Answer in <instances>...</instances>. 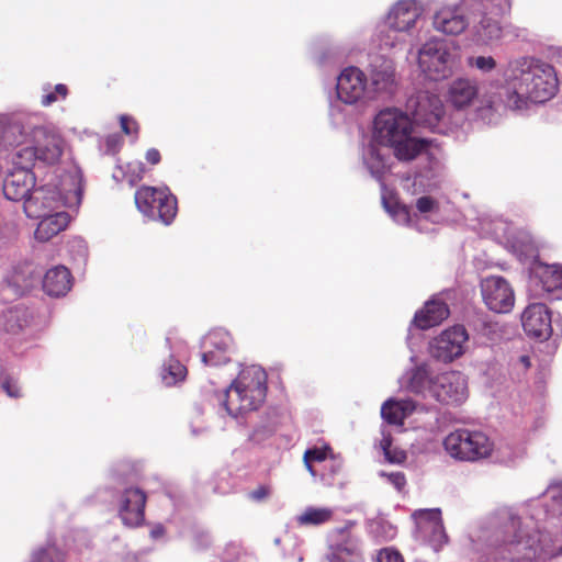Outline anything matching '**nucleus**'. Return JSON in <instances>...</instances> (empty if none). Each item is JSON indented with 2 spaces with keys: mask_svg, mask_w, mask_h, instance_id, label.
Returning a JSON list of instances; mask_svg holds the SVG:
<instances>
[{
  "mask_svg": "<svg viewBox=\"0 0 562 562\" xmlns=\"http://www.w3.org/2000/svg\"><path fill=\"white\" fill-rule=\"evenodd\" d=\"M416 207L419 213L426 214L436 211L438 203L430 196H422L417 200Z\"/></svg>",
  "mask_w": 562,
  "mask_h": 562,
  "instance_id": "41",
  "label": "nucleus"
},
{
  "mask_svg": "<svg viewBox=\"0 0 562 562\" xmlns=\"http://www.w3.org/2000/svg\"><path fill=\"white\" fill-rule=\"evenodd\" d=\"M517 366H520L522 370H527L530 367V358L526 355L520 356Z\"/></svg>",
  "mask_w": 562,
  "mask_h": 562,
  "instance_id": "49",
  "label": "nucleus"
},
{
  "mask_svg": "<svg viewBox=\"0 0 562 562\" xmlns=\"http://www.w3.org/2000/svg\"><path fill=\"white\" fill-rule=\"evenodd\" d=\"M481 538L491 544L504 546L501 554L512 562H531L555 555L548 535L536 530L531 520L522 522L507 509L485 521Z\"/></svg>",
  "mask_w": 562,
  "mask_h": 562,
  "instance_id": "3",
  "label": "nucleus"
},
{
  "mask_svg": "<svg viewBox=\"0 0 562 562\" xmlns=\"http://www.w3.org/2000/svg\"><path fill=\"white\" fill-rule=\"evenodd\" d=\"M462 8L481 19L473 25L476 41L491 43L502 37L499 16L509 12L510 0H462Z\"/></svg>",
  "mask_w": 562,
  "mask_h": 562,
  "instance_id": "9",
  "label": "nucleus"
},
{
  "mask_svg": "<svg viewBox=\"0 0 562 562\" xmlns=\"http://www.w3.org/2000/svg\"><path fill=\"white\" fill-rule=\"evenodd\" d=\"M31 122L19 116L0 114V150L25 145Z\"/></svg>",
  "mask_w": 562,
  "mask_h": 562,
  "instance_id": "21",
  "label": "nucleus"
},
{
  "mask_svg": "<svg viewBox=\"0 0 562 562\" xmlns=\"http://www.w3.org/2000/svg\"><path fill=\"white\" fill-rule=\"evenodd\" d=\"M267 374L259 366L244 368L222 396L228 415L238 417L256 411L263 402L267 391Z\"/></svg>",
  "mask_w": 562,
  "mask_h": 562,
  "instance_id": "5",
  "label": "nucleus"
},
{
  "mask_svg": "<svg viewBox=\"0 0 562 562\" xmlns=\"http://www.w3.org/2000/svg\"><path fill=\"white\" fill-rule=\"evenodd\" d=\"M55 92L65 98L67 94V88L65 85L59 83L55 87Z\"/></svg>",
  "mask_w": 562,
  "mask_h": 562,
  "instance_id": "52",
  "label": "nucleus"
},
{
  "mask_svg": "<svg viewBox=\"0 0 562 562\" xmlns=\"http://www.w3.org/2000/svg\"><path fill=\"white\" fill-rule=\"evenodd\" d=\"M401 384L424 398H432L447 405L461 404L468 397L467 379L459 371H447L432 376L427 367L420 364L407 372Z\"/></svg>",
  "mask_w": 562,
  "mask_h": 562,
  "instance_id": "4",
  "label": "nucleus"
},
{
  "mask_svg": "<svg viewBox=\"0 0 562 562\" xmlns=\"http://www.w3.org/2000/svg\"><path fill=\"white\" fill-rule=\"evenodd\" d=\"M35 184V177L29 166L21 165L14 169L3 180V194L11 201H25L31 194Z\"/></svg>",
  "mask_w": 562,
  "mask_h": 562,
  "instance_id": "20",
  "label": "nucleus"
},
{
  "mask_svg": "<svg viewBox=\"0 0 562 562\" xmlns=\"http://www.w3.org/2000/svg\"><path fill=\"white\" fill-rule=\"evenodd\" d=\"M335 510L330 507H306L296 518L301 526H319L330 521Z\"/></svg>",
  "mask_w": 562,
  "mask_h": 562,
  "instance_id": "32",
  "label": "nucleus"
},
{
  "mask_svg": "<svg viewBox=\"0 0 562 562\" xmlns=\"http://www.w3.org/2000/svg\"><path fill=\"white\" fill-rule=\"evenodd\" d=\"M423 10L415 0H401L389 12L385 26L387 32H380L379 41L382 49H392L402 43L400 33L415 27Z\"/></svg>",
  "mask_w": 562,
  "mask_h": 562,
  "instance_id": "10",
  "label": "nucleus"
},
{
  "mask_svg": "<svg viewBox=\"0 0 562 562\" xmlns=\"http://www.w3.org/2000/svg\"><path fill=\"white\" fill-rule=\"evenodd\" d=\"M56 100H57L56 92H49V93L43 95L42 104L47 106V105H50Z\"/></svg>",
  "mask_w": 562,
  "mask_h": 562,
  "instance_id": "48",
  "label": "nucleus"
},
{
  "mask_svg": "<svg viewBox=\"0 0 562 562\" xmlns=\"http://www.w3.org/2000/svg\"><path fill=\"white\" fill-rule=\"evenodd\" d=\"M443 448L458 461L476 462L492 456L494 442L481 430L460 428L446 436Z\"/></svg>",
  "mask_w": 562,
  "mask_h": 562,
  "instance_id": "8",
  "label": "nucleus"
},
{
  "mask_svg": "<svg viewBox=\"0 0 562 562\" xmlns=\"http://www.w3.org/2000/svg\"><path fill=\"white\" fill-rule=\"evenodd\" d=\"M477 97V83L469 78L454 79L447 93L448 102L458 110L470 106Z\"/></svg>",
  "mask_w": 562,
  "mask_h": 562,
  "instance_id": "25",
  "label": "nucleus"
},
{
  "mask_svg": "<svg viewBox=\"0 0 562 562\" xmlns=\"http://www.w3.org/2000/svg\"><path fill=\"white\" fill-rule=\"evenodd\" d=\"M432 24L435 30L447 35H458L469 25L460 8L446 5L434 14Z\"/></svg>",
  "mask_w": 562,
  "mask_h": 562,
  "instance_id": "24",
  "label": "nucleus"
},
{
  "mask_svg": "<svg viewBox=\"0 0 562 562\" xmlns=\"http://www.w3.org/2000/svg\"><path fill=\"white\" fill-rule=\"evenodd\" d=\"M548 494L552 498L551 512L553 515L562 516V483L551 484Z\"/></svg>",
  "mask_w": 562,
  "mask_h": 562,
  "instance_id": "38",
  "label": "nucleus"
},
{
  "mask_svg": "<svg viewBox=\"0 0 562 562\" xmlns=\"http://www.w3.org/2000/svg\"><path fill=\"white\" fill-rule=\"evenodd\" d=\"M386 209L396 223L402 225L411 224V212L405 205L396 204L393 207L386 206Z\"/></svg>",
  "mask_w": 562,
  "mask_h": 562,
  "instance_id": "39",
  "label": "nucleus"
},
{
  "mask_svg": "<svg viewBox=\"0 0 562 562\" xmlns=\"http://www.w3.org/2000/svg\"><path fill=\"white\" fill-rule=\"evenodd\" d=\"M274 543H276V544H279V543H280V539H279V538H276V539H274Z\"/></svg>",
  "mask_w": 562,
  "mask_h": 562,
  "instance_id": "55",
  "label": "nucleus"
},
{
  "mask_svg": "<svg viewBox=\"0 0 562 562\" xmlns=\"http://www.w3.org/2000/svg\"><path fill=\"white\" fill-rule=\"evenodd\" d=\"M146 496L139 488H127L122 494L119 514L124 525L136 527L144 520Z\"/></svg>",
  "mask_w": 562,
  "mask_h": 562,
  "instance_id": "23",
  "label": "nucleus"
},
{
  "mask_svg": "<svg viewBox=\"0 0 562 562\" xmlns=\"http://www.w3.org/2000/svg\"><path fill=\"white\" fill-rule=\"evenodd\" d=\"M468 338L463 326H453L432 339L430 353L440 361L450 362L464 353Z\"/></svg>",
  "mask_w": 562,
  "mask_h": 562,
  "instance_id": "15",
  "label": "nucleus"
},
{
  "mask_svg": "<svg viewBox=\"0 0 562 562\" xmlns=\"http://www.w3.org/2000/svg\"><path fill=\"white\" fill-rule=\"evenodd\" d=\"M380 447L383 450L385 459L391 463H401L406 459L404 450L393 447L391 435L382 431Z\"/></svg>",
  "mask_w": 562,
  "mask_h": 562,
  "instance_id": "34",
  "label": "nucleus"
},
{
  "mask_svg": "<svg viewBox=\"0 0 562 562\" xmlns=\"http://www.w3.org/2000/svg\"><path fill=\"white\" fill-rule=\"evenodd\" d=\"M167 344L170 345L171 355L169 360L162 366L161 379L166 385L171 386L186 379L187 368L175 358V355H180L182 342L179 341L177 346L173 347L171 339L167 338Z\"/></svg>",
  "mask_w": 562,
  "mask_h": 562,
  "instance_id": "30",
  "label": "nucleus"
},
{
  "mask_svg": "<svg viewBox=\"0 0 562 562\" xmlns=\"http://www.w3.org/2000/svg\"><path fill=\"white\" fill-rule=\"evenodd\" d=\"M43 288L50 296L65 295L71 288V276L64 266L49 269L43 280Z\"/></svg>",
  "mask_w": 562,
  "mask_h": 562,
  "instance_id": "27",
  "label": "nucleus"
},
{
  "mask_svg": "<svg viewBox=\"0 0 562 562\" xmlns=\"http://www.w3.org/2000/svg\"><path fill=\"white\" fill-rule=\"evenodd\" d=\"M30 562H64L63 553L54 546L35 550Z\"/></svg>",
  "mask_w": 562,
  "mask_h": 562,
  "instance_id": "36",
  "label": "nucleus"
},
{
  "mask_svg": "<svg viewBox=\"0 0 562 562\" xmlns=\"http://www.w3.org/2000/svg\"><path fill=\"white\" fill-rule=\"evenodd\" d=\"M122 131L126 135H131L133 133H137V123L127 115H122L120 119Z\"/></svg>",
  "mask_w": 562,
  "mask_h": 562,
  "instance_id": "43",
  "label": "nucleus"
},
{
  "mask_svg": "<svg viewBox=\"0 0 562 562\" xmlns=\"http://www.w3.org/2000/svg\"><path fill=\"white\" fill-rule=\"evenodd\" d=\"M378 562H404L402 555L392 549H383L379 552Z\"/></svg>",
  "mask_w": 562,
  "mask_h": 562,
  "instance_id": "42",
  "label": "nucleus"
},
{
  "mask_svg": "<svg viewBox=\"0 0 562 562\" xmlns=\"http://www.w3.org/2000/svg\"><path fill=\"white\" fill-rule=\"evenodd\" d=\"M370 80L378 92H390L396 86L394 61L384 55H375L370 60Z\"/></svg>",
  "mask_w": 562,
  "mask_h": 562,
  "instance_id": "22",
  "label": "nucleus"
},
{
  "mask_svg": "<svg viewBox=\"0 0 562 562\" xmlns=\"http://www.w3.org/2000/svg\"><path fill=\"white\" fill-rule=\"evenodd\" d=\"M37 218L40 223L35 231V238L40 241H47L65 229L69 223V215L64 211L48 213Z\"/></svg>",
  "mask_w": 562,
  "mask_h": 562,
  "instance_id": "26",
  "label": "nucleus"
},
{
  "mask_svg": "<svg viewBox=\"0 0 562 562\" xmlns=\"http://www.w3.org/2000/svg\"><path fill=\"white\" fill-rule=\"evenodd\" d=\"M468 65L482 72H490L496 68V60L492 56L469 57Z\"/></svg>",
  "mask_w": 562,
  "mask_h": 562,
  "instance_id": "37",
  "label": "nucleus"
},
{
  "mask_svg": "<svg viewBox=\"0 0 562 562\" xmlns=\"http://www.w3.org/2000/svg\"><path fill=\"white\" fill-rule=\"evenodd\" d=\"M120 145V137L117 135H111L106 138L108 149L111 151H115Z\"/></svg>",
  "mask_w": 562,
  "mask_h": 562,
  "instance_id": "47",
  "label": "nucleus"
},
{
  "mask_svg": "<svg viewBox=\"0 0 562 562\" xmlns=\"http://www.w3.org/2000/svg\"><path fill=\"white\" fill-rule=\"evenodd\" d=\"M417 63L426 79L439 81L447 79L458 69L460 58L448 43L434 38L418 49Z\"/></svg>",
  "mask_w": 562,
  "mask_h": 562,
  "instance_id": "7",
  "label": "nucleus"
},
{
  "mask_svg": "<svg viewBox=\"0 0 562 562\" xmlns=\"http://www.w3.org/2000/svg\"><path fill=\"white\" fill-rule=\"evenodd\" d=\"M162 535H164V528L160 525L154 527L150 531V537L153 539H157V538L161 537Z\"/></svg>",
  "mask_w": 562,
  "mask_h": 562,
  "instance_id": "50",
  "label": "nucleus"
},
{
  "mask_svg": "<svg viewBox=\"0 0 562 562\" xmlns=\"http://www.w3.org/2000/svg\"><path fill=\"white\" fill-rule=\"evenodd\" d=\"M505 100L483 98L477 115L486 123H495L503 109H526L528 102L543 103L558 91L553 66L532 57H518L507 64L504 72Z\"/></svg>",
  "mask_w": 562,
  "mask_h": 562,
  "instance_id": "1",
  "label": "nucleus"
},
{
  "mask_svg": "<svg viewBox=\"0 0 562 562\" xmlns=\"http://www.w3.org/2000/svg\"><path fill=\"white\" fill-rule=\"evenodd\" d=\"M337 97L345 104L360 101L367 91V77L357 67L345 68L337 78Z\"/></svg>",
  "mask_w": 562,
  "mask_h": 562,
  "instance_id": "17",
  "label": "nucleus"
},
{
  "mask_svg": "<svg viewBox=\"0 0 562 562\" xmlns=\"http://www.w3.org/2000/svg\"><path fill=\"white\" fill-rule=\"evenodd\" d=\"M416 409V404L412 400H387L381 407L382 418L391 425L401 426Z\"/></svg>",
  "mask_w": 562,
  "mask_h": 562,
  "instance_id": "29",
  "label": "nucleus"
},
{
  "mask_svg": "<svg viewBox=\"0 0 562 562\" xmlns=\"http://www.w3.org/2000/svg\"><path fill=\"white\" fill-rule=\"evenodd\" d=\"M30 286H32V282H29L24 285V289H29Z\"/></svg>",
  "mask_w": 562,
  "mask_h": 562,
  "instance_id": "54",
  "label": "nucleus"
},
{
  "mask_svg": "<svg viewBox=\"0 0 562 562\" xmlns=\"http://www.w3.org/2000/svg\"><path fill=\"white\" fill-rule=\"evenodd\" d=\"M65 147L66 142L55 126L31 123L25 145L16 151L18 164L32 166L38 161L55 165L60 160Z\"/></svg>",
  "mask_w": 562,
  "mask_h": 562,
  "instance_id": "6",
  "label": "nucleus"
},
{
  "mask_svg": "<svg viewBox=\"0 0 562 562\" xmlns=\"http://www.w3.org/2000/svg\"><path fill=\"white\" fill-rule=\"evenodd\" d=\"M395 528L391 525H387V529L385 530V533L382 536L383 539L389 540L395 537Z\"/></svg>",
  "mask_w": 562,
  "mask_h": 562,
  "instance_id": "51",
  "label": "nucleus"
},
{
  "mask_svg": "<svg viewBox=\"0 0 562 562\" xmlns=\"http://www.w3.org/2000/svg\"><path fill=\"white\" fill-rule=\"evenodd\" d=\"M531 282L542 283V289L548 292L562 293V268L557 266L539 267L531 276Z\"/></svg>",
  "mask_w": 562,
  "mask_h": 562,
  "instance_id": "31",
  "label": "nucleus"
},
{
  "mask_svg": "<svg viewBox=\"0 0 562 562\" xmlns=\"http://www.w3.org/2000/svg\"><path fill=\"white\" fill-rule=\"evenodd\" d=\"M415 124L442 133L441 123L445 120V105L441 99L429 92H420L407 102Z\"/></svg>",
  "mask_w": 562,
  "mask_h": 562,
  "instance_id": "13",
  "label": "nucleus"
},
{
  "mask_svg": "<svg viewBox=\"0 0 562 562\" xmlns=\"http://www.w3.org/2000/svg\"><path fill=\"white\" fill-rule=\"evenodd\" d=\"M362 554L357 541L347 539L339 543L331 557V562H360Z\"/></svg>",
  "mask_w": 562,
  "mask_h": 562,
  "instance_id": "33",
  "label": "nucleus"
},
{
  "mask_svg": "<svg viewBox=\"0 0 562 562\" xmlns=\"http://www.w3.org/2000/svg\"><path fill=\"white\" fill-rule=\"evenodd\" d=\"M127 168L133 169V173L128 179L131 183H135L142 179L145 171V167L142 162L128 164Z\"/></svg>",
  "mask_w": 562,
  "mask_h": 562,
  "instance_id": "45",
  "label": "nucleus"
},
{
  "mask_svg": "<svg viewBox=\"0 0 562 562\" xmlns=\"http://www.w3.org/2000/svg\"><path fill=\"white\" fill-rule=\"evenodd\" d=\"M218 356H220V352H218V351H216V350H214V356H213V357H214V359H218Z\"/></svg>",
  "mask_w": 562,
  "mask_h": 562,
  "instance_id": "53",
  "label": "nucleus"
},
{
  "mask_svg": "<svg viewBox=\"0 0 562 562\" xmlns=\"http://www.w3.org/2000/svg\"><path fill=\"white\" fill-rule=\"evenodd\" d=\"M80 190L61 193L56 186L46 184L32 190L23 202L24 212L29 217H41L48 213L59 211L65 205L79 202Z\"/></svg>",
  "mask_w": 562,
  "mask_h": 562,
  "instance_id": "12",
  "label": "nucleus"
},
{
  "mask_svg": "<svg viewBox=\"0 0 562 562\" xmlns=\"http://www.w3.org/2000/svg\"><path fill=\"white\" fill-rule=\"evenodd\" d=\"M521 323L528 336L548 339L552 333L551 316L544 304H529L522 315Z\"/></svg>",
  "mask_w": 562,
  "mask_h": 562,
  "instance_id": "19",
  "label": "nucleus"
},
{
  "mask_svg": "<svg viewBox=\"0 0 562 562\" xmlns=\"http://www.w3.org/2000/svg\"><path fill=\"white\" fill-rule=\"evenodd\" d=\"M138 211L153 221L169 225L177 214V199L168 188L142 187L135 193Z\"/></svg>",
  "mask_w": 562,
  "mask_h": 562,
  "instance_id": "11",
  "label": "nucleus"
},
{
  "mask_svg": "<svg viewBox=\"0 0 562 562\" xmlns=\"http://www.w3.org/2000/svg\"><path fill=\"white\" fill-rule=\"evenodd\" d=\"M449 315L448 306L440 301H429L425 307L417 312L414 317V323L422 329H427L440 324Z\"/></svg>",
  "mask_w": 562,
  "mask_h": 562,
  "instance_id": "28",
  "label": "nucleus"
},
{
  "mask_svg": "<svg viewBox=\"0 0 562 562\" xmlns=\"http://www.w3.org/2000/svg\"><path fill=\"white\" fill-rule=\"evenodd\" d=\"M380 475L385 477L386 481L392 484L397 491H402L406 484L405 475L402 472H381Z\"/></svg>",
  "mask_w": 562,
  "mask_h": 562,
  "instance_id": "40",
  "label": "nucleus"
},
{
  "mask_svg": "<svg viewBox=\"0 0 562 562\" xmlns=\"http://www.w3.org/2000/svg\"><path fill=\"white\" fill-rule=\"evenodd\" d=\"M426 146L424 139L413 135L412 120L398 109H385L379 112L373 123L372 139L363 150V162L375 178H380L386 168V149L392 148L400 160H412Z\"/></svg>",
  "mask_w": 562,
  "mask_h": 562,
  "instance_id": "2",
  "label": "nucleus"
},
{
  "mask_svg": "<svg viewBox=\"0 0 562 562\" xmlns=\"http://www.w3.org/2000/svg\"><path fill=\"white\" fill-rule=\"evenodd\" d=\"M329 452H330V448L328 446L314 447V448L307 449L305 451L303 461H304V464H305L307 471L313 476L316 475V471L314 470L312 462L313 461H317V462L324 461L327 458Z\"/></svg>",
  "mask_w": 562,
  "mask_h": 562,
  "instance_id": "35",
  "label": "nucleus"
},
{
  "mask_svg": "<svg viewBox=\"0 0 562 562\" xmlns=\"http://www.w3.org/2000/svg\"><path fill=\"white\" fill-rule=\"evenodd\" d=\"M1 387L10 397H19L20 396V387L15 381L10 379H4L1 383Z\"/></svg>",
  "mask_w": 562,
  "mask_h": 562,
  "instance_id": "44",
  "label": "nucleus"
},
{
  "mask_svg": "<svg viewBox=\"0 0 562 562\" xmlns=\"http://www.w3.org/2000/svg\"><path fill=\"white\" fill-rule=\"evenodd\" d=\"M232 346V337L226 330L216 329L209 333L202 341V348L204 349L201 357L202 362L205 366L226 363L229 360L228 352Z\"/></svg>",
  "mask_w": 562,
  "mask_h": 562,
  "instance_id": "18",
  "label": "nucleus"
},
{
  "mask_svg": "<svg viewBox=\"0 0 562 562\" xmlns=\"http://www.w3.org/2000/svg\"><path fill=\"white\" fill-rule=\"evenodd\" d=\"M481 294L485 305L495 313H508L514 307V289L504 277L484 278L481 281Z\"/></svg>",
  "mask_w": 562,
  "mask_h": 562,
  "instance_id": "14",
  "label": "nucleus"
},
{
  "mask_svg": "<svg viewBox=\"0 0 562 562\" xmlns=\"http://www.w3.org/2000/svg\"><path fill=\"white\" fill-rule=\"evenodd\" d=\"M413 517L416 521L418 536L435 550H439L447 543L448 537L439 509H419L413 514Z\"/></svg>",
  "mask_w": 562,
  "mask_h": 562,
  "instance_id": "16",
  "label": "nucleus"
},
{
  "mask_svg": "<svg viewBox=\"0 0 562 562\" xmlns=\"http://www.w3.org/2000/svg\"><path fill=\"white\" fill-rule=\"evenodd\" d=\"M146 159L148 162L156 165L160 161V154L157 149L150 148L146 153Z\"/></svg>",
  "mask_w": 562,
  "mask_h": 562,
  "instance_id": "46",
  "label": "nucleus"
}]
</instances>
